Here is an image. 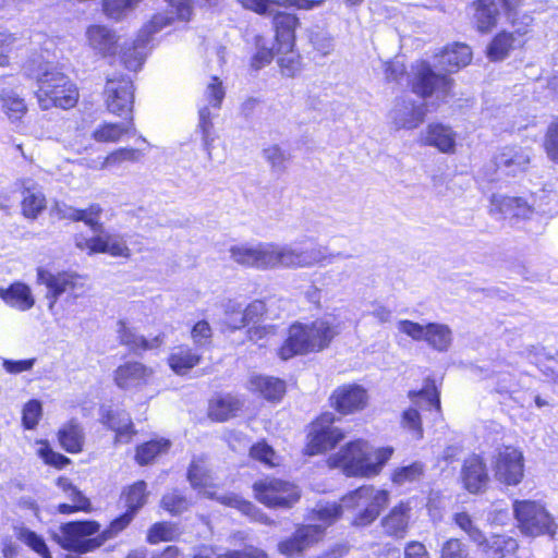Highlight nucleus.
<instances>
[{
    "mask_svg": "<svg viewBox=\"0 0 558 558\" xmlns=\"http://www.w3.org/2000/svg\"><path fill=\"white\" fill-rule=\"evenodd\" d=\"M409 512L410 508L403 502L395 506L381 520L385 533L396 537H403L409 524Z\"/></svg>",
    "mask_w": 558,
    "mask_h": 558,
    "instance_id": "obj_33",
    "label": "nucleus"
},
{
    "mask_svg": "<svg viewBox=\"0 0 558 558\" xmlns=\"http://www.w3.org/2000/svg\"><path fill=\"white\" fill-rule=\"evenodd\" d=\"M146 499L147 493L145 482L140 481L131 485L125 493V504L128 507L126 512H132L134 515L135 512L146 504Z\"/></svg>",
    "mask_w": 558,
    "mask_h": 558,
    "instance_id": "obj_48",
    "label": "nucleus"
},
{
    "mask_svg": "<svg viewBox=\"0 0 558 558\" xmlns=\"http://www.w3.org/2000/svg\"><path fill=\"white\" fill-rule=\"evenodd\" d=\"M161 507L171 514L177 515L189 509L190 501L180 492L172 490L163 495Z\"/></svg>",
    "mask_w": 558,
    "mask_h": 558,
    "instance_id": "obj_53",
    "label": "nucleus"
},
{
    "mask_svg": "<svg viewBox=\"0 0 558 558\" xmlns=\"http://www.w3.org/2000/svg\"><path fill=\"white\" fill-rule=\"evenodd\" d=\"M263 156L276 171H283L289 161V155L278 145H272L263 150Z\"/></svg>",
    "mask_w": 558,
    "mask_h": 558,
    "instance_id": "obj_58",
    "label": "nucleus"
},
{
    "mask_svg": "<svg viewBox=\"0 0 558 558\" xmlns=\"http://www.w3.org/2000/svg\"><path fill=\"white\" fill-rule=\"evenodd\" d=\"M142 153L135 148L123 147L109 154L100 165V169L120 167L123 162H136L141 159Z\"/></svg>",
    "mask_w": 558,
    "mask_h": 558,
    "instance_id": "obj_46",
    "label": "nucleus"
},
{
    "mask_svg": "<svg viewBox=\"0 0 558 558\" xmlns=\"http://www.w3.org/2000/svg\"><path fill=\"white\" fill-rule=\"evenodd\" d=\"M276 333L275 326L272 325H258L253 326L247 330V337L251 341L264 347L266 342Z\"/></svg>",
    "mask_w": 558,
    "mask_h": 558,
    "instance_id": "obj_63",
    "label": "nucleus"
},
{
    "mask_svg": "<svg viewBox=\"0 0 558 558\" xmlns=\"http://www.w3.org/2000/svg\"><path fill=\"white\" fill-rule=\"evenodd\" d=\"M267 313L266 304L264 301L255 300L243 308L241 319L246 320L247 325L257 324Z\"/></svg>",
    "mask_w": 558,
    "mask_h": 558,
    "instance_id": "obj_62",
    "label": "nucleus"
},
{
    "mask_svg": "<svg viewBox=\"0 0 558 558\" xmlns=\"http://www.w3.org/2000/svg\"><path fill=\"white\" fill-rule=\"evenodd\" d=\"M171 9L172 10L170 12L155 14L151 17V20L147 24L144 25V27L141 31V35H140V41L142 44H145L146 41H148L150 36L160 32L161 29H163L166 26L170 25L173 22V20H174L173 10H175V8L171 7Z\"/></svg>",
    "mask_w": 558,
    "mask_h": 558,
    "instance_id": "obj_45",
    "label": "nucleus"
},
{
    "mask_svg": "<svg viewBox=\"0 0 558 558\" xmlns=\"http://www.w3.org/2000/svg\"><path fill=\"white\" fill-rule=\"evenodd\" d=\"M101 213L102 208L99 204H92L86 209H77L68 205L58 207V214L61 218L83 221L93 232L101 231V222L99 221Z\"/></svg>",
    "mask_w": 558,
    "mask_h": 558,
    "instance_id": "obj_28",
    "label": "nucleus"
},
{
    "mask_svg": "<svg viewBox=\"0 0 558 558\" xmlns=\"http://www.w3.org/2000/svg\"><path fill=\"white\" fill-rule=\"evenodd\" d=\"M398 330L415 341H425L432 349L438 352H447L453 341L451 328L441 323H428L425 325L403 319L397 325Z\"/></svg>",
    "mask_w": 558,
    "mask_h": 558,
    "instance_id": "obj_10",
    "label": "nucleus"
},
{
    "mask_svg": "<svg viewBox=\"0 0 558 558\" xmlns=\"http://www.w3.org/2000/svg\"><path fill=\"white\" fill-rule=\"evenodd\" d=\"M19 539L31 547L43 558H51L45 539L37 533L28 529H21L19 533Z\"/></svg>",
    "mask_w": 558,
    "mask_h": 558,
    "instance_id": "obj_54",
    "label": "nucleus"
},
{
    "mask_svg": "<svg viewBox=\"0 0 558 558\" xmlns=\"http://www.w3.org/2000/svg\"><path fill=\"white\" fill-rule=\"evenodd\" d=\"M187 477L192 487L208 498H217L221 504L234 507L244 513H250L253 509L251 502L241 499L236 495L217 496L214 478L207 469L205 460L202 458L192 461Z\"/></svg>",
    "mask_w": 558,
    "mask_h": 558,
    "instance_id": "obj_11",
    "label": "nucleus"
},
{
    "mask_svg": "<svg viewBox=\"0 0 558 558\" xmlns=\"http://www.w3.org/2000/svg\"><path fill=\"white\" fill-rule=\"evenodd\" d=\"M59 441L64 450L71 453L82 451L84 434L82 427L74 421H70L59 430Z\"/></svg>",
    "mask_w": 558,
    "mask_h": 558,
    "instance_id": "obj_39",
    "label": "nucleus"
},
{
    "mask_svg": "<svg viewBox=\"0 0 558 558\" xmlns=\"http://www.w3.org/2000/svg\"><path fill=\"white\" fill-rule=\"evenodd\" d=\"M240 408L241 402L239 399L232 396H225L210 401L208 415L215 421L223 422L233 417Z\"/></svg>",
    "mask_w": 558,
    "mask_h": 558,
    "instance_id": "obj_38",
    "label": "nucleus"
},
{
    "mask_svg": "<svg viewBox=\"0 0 558 558\" xmlns=\"http://www.w3.org/2000/svg\"><path fill=\"white\" fill-rule=\"evenodd\" d=\"M333 414L325 413L312 424L308 434L307 453L311 456L333 448L344 438L343 433L332 426Z\"/></svg>",
    "mask_w": 558,
    "mask_h": 558,
    "instance_id": "obj_14",
    "label": "nucleus"
},
{
    "mask_svg": "<svg viewBox=\"0 0 558 558\" xmlns=\"http://www.w3.org/2000/svg\"><path fill=\"white\" fill-rule=\"evenodd\" d=\"M401 425L412 434L414 439L423 437L422 421L416 409L410 408L403 412Z\"/></svg>",
    "mask_w": 558,
    "mask_h": 558,
    "instance_id": "obj_56",
    "label": "nucleus"
},
{
    "mask_svg": "<svg viewBox=\"0 0 558 558\" xmlns=\"http://www.w3.org/2000/svg\"><path fill=\"white\" fill-rule=\"evenodd\" d=\"M326 525L307 524L300 526L292 537L282 541L278 549L282 555L294 557L302 554L306 548L319 542L325 533Z\"/></svg>",
    "mask_w": 558,
    "mask_h": 558,
    "instance_id": "obj_17",
    "label": "nucleus"
},
{
    "mask_svg": "<svg viewBox=\"0 0 558 558\" xmlns=\"http://www.w3.org/2000/svg\"><path fill=\"white\" fill-rule=\"evenodd\" d=\"M0 100L5 113L11 120H19L25 114V101L14 90L2 89L0 92Z\"/></svg>",
    "mask_w": 558,
    "mask_h": 558,
    "instance_id": "obj_42",
    "label": "nucleus"
},
{
    "mask_svg": "<svg viewBox=\"0 0 558 558\" xmlns=\"http://www.w3.org/2000/svg\"><path fill=\"white\" fill-rule=\"evenodd\" d=\"M134 515L132 512H125L119 518L114 519L110 525L98 535L99 547L107 541L117 537L123 530H125L132 522Z\"/></svg>",
    "mask_w": 558,
    "mask_h": 558,
    "instance_id": "obj_52",
    "label": "nucleus"
},
{
    "mask_svg": "<svg viewBox=\"0 0 558 558\" xmlns=\"http://www.w3.org/2000/svg\"><path fill=\"white\" fill-rule=\"evenodd\" d=\"M424 473V465L421 462H414L410 465L397 468L391 480L397 485H404L418 481Z\"/></svg>",
    "mask_w": 558,
    "mask_h": 558,
    "instance_id": "obj_49",
    "label": "nucleus"
},
{
    "mask_svg": "<svg viewBox=\"0 0 558 558\" xmlns=\"http://www.w3.org/2000/svg\"><path fill=\"white\" fill-rule=\"evenodd\" d=\"M143 45L144 44H142L138 39L133 49L123 52L122 61L126 69L131 71H137L141 69L144 62V53L138 50V47Z\"/></svg>",
    "mask_w": 558,
    "mask_h": 558,
    "instance_id": "obj_64",
    "label": "nucleus"
},
{
    "mask_svg": "<svg viewBox=\"0 0 558 558\" xmlns=\"http://www.w3.org/2000/svg\"><path fill=\"white\" fill-rule=\"evenodd\" d=\"M41 412V403L38 400L28 401L23 409V425L25 428H34L38 424Z\"/></svg>",
    "mask_w": 558,
    "mask_h": 558,
    "instance_id": "obj_61",
    "label": "nucleus"
},
{
    "mask_svg": "<svg viewBox=\"0 0 558 558\" xmlns=\"http://www.w3.org/2000/svg\"><path fill=\"white\" fill-rule=\"evenodd\" d=\"M0 296L8 305L20 311H27L35 304L29 287L21 282H15L8 289H1Z\"/></svg>",
    "mask_w": 558,
    "mask_h": 558,
    "instance_id": "obj_34",
    "label": "nucleus"
},
{
    "mask_svg": "<svg viewBox=\"0 0 558 558\" xmlns=\"http://www.w3.org/2000/svg\"><path fill=\"white\" fill-rule=\"evenodd\" d=\"M514 38L510 33H499L494 37L487 47V57L492 61H500L505 59L513 48Z\"/></svg>",
    "mask_w": 558,
    "mask_h": 558,
    "instance_id": "obj_43",
    "label": "nucleus"
},
{
    "mask_svg": "<svg viewBox=\"0 0 558 558\" xmlns=\"http://www.w3.org/2000/svg\"><path fill=\"white\" fill-rule=\"evenodd\" d=\"M84 36L86 47L99 58L116 56L121 47V37L107 25L92 24L86 27Z\"/></svg>",
    "mask_w": 558,
    "mask_h": 558,
    "instance_id": "obj_16",
    "label": "nucleus"
},
{
    "mask_svg": "<svg viewBox=\"0 0 558 558\" xmlns=\"http://www.w3.org/2000/svg\"><path fill=\"white\" fill-rule=\"evenodd\" d=\"M133 129V118L130 117L128 122L100 124L93 132V137L101 143L118 142L123 134L131 132Z\"/></svg>",
    "mask_w": 558,
    "mask_h": 558,
    "instance_id": "obj_40",
    "label": "nucleus"
},
{
    "mask_svg": "<svg viewBox=\"0 0 558 558\" xmlns=\"http://www.w3.org/2000/svg\"><path fill=\"white\" fill-rule=\"evenodd\" d=\"M513 512L521 532L529 536L556 533V524L545 508L531 500H517L513 504Z\"/></svg>",
    "mask_w": 558,
    "mask_h": 558,
    "instance_id": "obj_7",
    "label": "nucleus"
},
{
    "mask_svg": "<svg viewBox=\"0 0 558 558\" xmlns=\"http://www.w3.org/2000/svg\"><path fill=\"white\" fill-rule=\"evenodd\" d=\"M104 99L106 108L110 113L119 117L131 114L134 104L132 81L124 75L107 77Z\"/></svg>",
    "mask_w": 558,
    "mask_h": 558,
    "instance_id": "obj_13",
    "label": "nucleus"
},
{
    "mask_svg": "<svg viewBox=\"0 0 558 558\" xmlns=\"http://www.w3.org/2000/svg\"><path fill=\"white\" fill-rule=\"evenodd\" d=\"M250 454L253 459L258 460L269 466H275L279 463L278 456L276 454L275 450L265 441H260L252 446Z\"/></svg>",
    "mask_w": 558,
    "mask_h": 558,
    "instance_id": "obj_57",
    "label": "nucleus"
},
{
    "mask_svg": "<svg viewBox=\"0 0 558 558\" xmlns=\"http://www.w3.org/2000/svg\"><path fill=\"white\" fill-rule=\"evenodd\" d=\"M142 0H102L105 14L114 21L122 20L133 11Z\"/></svg>",
    "mask_w": 558,
    "mask_h": 558,
    "instance_id": "obj_44",
    "label": "nucleus"
},
{
    "mask_svg": "<svg viewBox=\"0 0 558 558\" xmlns=\"http://www.w3.org/2000/svg\"><path fill=\"white\" fill-rule=\"evenodd\" d=\"M544 149L548 159L558 163V117L547 128L544 137Z\"/></svg>",
    "mask_w": 558,
    "mask_h": 558,
    "instance_id": "obj_55",
    "label": "nucleus"
},
{
    "mask_svg": "<svg viewBox=\"0 0 558 558\" xmlns=\"http://www.w3.org/2000/svg\"><path fill=\"white\" fill-rule=\"evenodd\" d=\"M441 558H469L465 545L458 538L446 541L440 549Z\"/></svg>",
    "mask_w": 558,
    "mask_h": 558,
    "instance_id": "obj_60",
    "label": "nucleus"
},
{
    "mask_svg": "<svg viewBox=\"0 0 558 558\" xmlns=\"http://www.w3.org/2000/svg\"><path fill=\"white\" fill-rule=\"evenodd\" d=\"M490 213L500 214L504 218L511 220L531 219L535 210L532 205L521 197L506 195H493L490 199Z\"/></svg>",
    "mask_w": 558,
    "mask_h": 558,
    "instance_id": "obj_22",
    "label": "nucleus"
},
{
    "mask_svg": "<svg viewBox=\"0 0 558 558\" xmlns=\"http://www.w3.org/2000/svg\"><path fill=\"white\" fill-rule=\"evenodd\" d=\"M198 129L202 132L203 146L210 158L215 137L213 135V122L208 107H202L198 110Z\"/></svg>",
    "mask_w": 558,
    "mask_h": 558,
    "instance_id": "obj_50",
    "label": "nucleus"
},
{
    "mask_svg": "<svg viewBox=\"0 0 558 558\" xmlns=\"http://www.w3.org/2000/svg\"><path fill=\"white\" fill-rule=\"evenodd\" d=\"M451 83L448 76L435 74L427 64L422 63L416 72L413 92L422 97L433 94H436L438 98L446 97Z\"/></svg>",
    "mask_w": 558,
    "mask_h": 558,
    "instance_id": "obj_19",
    "label": "nucleus"
},
{
    "mask_svg": "<svg viewBox=\"0 0 558 558\" xmlns=\"http://www.w3.org/2000/svg\"><path fill=\"white\" fill-rule=\"evenodd\" d=\"M299 23L295 15L278 12L274 15V27L279 50L289 52L294 46V31Z\"/></svg>",
    "mask_w": 558,
    "mask_h": 558,
    "instance_id": "obj_27",
    "label": "nucleus"
},
{
    "mask_svg": "<svg viewBox=\"0 0 558 558\" xmlns=\"http://www.w3.org/2000/svg\"><path fill=\"white\" fill-rule=\"evenodd\" d=\"M494 477L506 486H517L524 477L523 452L512 446L496 449L490 460Z\"/></svg>",
    "mask_w": 558,
    "mask_h": 558,
    "instance_id": "obj_9",
    "label": "nucleus"
},
{
    "mask_svg": "<svg viewBox=\"0 0 558 558\" xmlns=\"http://www.w3.org/2000/svg\"><path fill=\"white\" fill-rule=\"evenodd\" d=\"M169 445V441L165 439L145 442L137 448L136 461L140 464H147L151 462L158 454L167 451Z\"/></svg>",
    "mask_w": 558,
    "mask_h": 558,
    "instance_id": "obj_47",
    "label": "nucleus"
},
{
    "mask_svg": "<svg viewBox=\"0 0 558 558\" xmlns=\"http://www.w3.org/2000/svg\"><path fill=\"white\" fill-rule=\"evenodd\" d=\"M460 477L463 487L471 494L482 493L489 482L486 464L476 454H472L463 461Z\"/></svg>",
    "mask_w": 558,
    "mask_h": 558,
    "instance_id": "obj_21",
    "label": "nucleus"
},
{
    "mask_svg": "<svg viewBox=\"0 0 558 558\" xmlns=\"http://www.w3.org/2000/svg\"><path fill=\"white\" fill-rule=\"evenodd\" d=\"M473 5L477 29L482 33L490 31L496 25L499 14L497 3L494 0H478Z\"/></svg>",
    "mask_w": 558,
    "mask_h": 558,
    "instance_id": "obj_36",
    "label": "nucleus"
},
{
    "mask_svg": "<svg viewBox=\"0 0 558 558\" xmlns=\"http://www.w3.org/2000/svg\"><path fill=\"white\" fill-rule=\"evenodd\" d=\"M257 500L269 508H291L301 498L300 488L288 481L267 477L253 486Z\"/></svg>",
    "mask_w": 558,
    "mask_h": 558,
    "instance_id": "obj_8",
    "label": "nucleus"
},
{
    "mask_svg": "<svg viewBox=\"0 0 558 558\" xmlns=\"http://www.w3.org/2000/svg\"><path fill=\"white\" fill-rule=\"evenodd\" d=\"M97 235L92 238L75 236V246L88 254L106 253L114 257H129L130 248L126 241L119 234H110L104 231L96 232Z\"/></svg>",
    "mask_w": 558,
    "mask_h": 558,
    "instance_id": "obj_15",
    "label": "nucleus"
},
{
    "mask_svg": "<svg viewBox=\"0 0 558 558\" xmlns=\"http://www.w3.org/2000/svg\"><path fill=\"white\" fill-rule=\"evenodd\" d=\"M422 145L432 146L442 154H453L457 146V133L442 123H430L421 133Z\"/></svg>",
    "mask_w": 558,
    "mask_h": 558,
    "instance_id": "obj_23",
    "label": "nucleus"
},
{
    "mask_svg": "<svg viewBox=\"0 0 558 558\" xmlns=\"http://www.w3.org/2000/svg\"><path fill=\"white\" fill-rule=\"evenodd\" d=\"M22 193V214L25 218L35 219L46 208V197L39 185L32 179H21L16 183Z\"/></svg>",
    "mask_w": 558,
    "mask_h": 558,
    "instance_id": "obj_25",
    "label": "nucleus"
},
{
    "mask_svg": "<svg viewBox=\"0 0 558 558\" xmlns=\"http://www.w3.org/2000/svg\"><path fill=\"white\" fill-rule=\"evenodd\" d=\"M454 523L466 533L472 542L478 546H483L485 543V536L482 531L473 522L472 518L466 512L456 513L453 517Z\"/></svg>",
    "mask_w": 558,
    "mask_h": 558,
    "instance_id": "obj_51",
    "label": "nucleus"
},
{
    "mask_svg": "<svg viewBox=\"0 0 558 558\" xmlns=\"http://www.w3.org/2000/svg\"><path fill=\"white\" fill-rule=\"evenodd\" d=\"M426 109L423 104L415 105L411 100L398 101L390 112V118L396 130L417 128L425 118Z\"/></svg>",
    "mask_w": 558,
    "mask_h": 558,
    "instance_id": "obj_24",
    "label": "nucleus"
},
{
    "mask_svg": "<svg viewBox=\"0 0 558 558\" xmlns=\"http://www.w3.org/2000/svg\"><path fill=\"white\" fill-rule=\"evenodd\" d=\"M105 423L116 432V441L128 444L131 441L135 430L129 413L124 410L111 409L105 415Z\"/></svg>",
    "mask_w": 558,
    "mask_h": 558,
    "instance_id": "obj_32",
    "label": "nucleus"
},
{
    "mask_svg": "<svg viewBox=\"0 0 558 558\" xmlns=\"http://www.w3.org/2000/svg\"><path fill=\"white\" fill-rule=\"evenodd\" d=\"M28 75L37 82L36 97L41 109H70L76 105V85L56 65L49 62L39 63L36 69H28Z\"/></svg>",
    "mask_w": 558,
    "mask_h": 558,
    "instance_id": "obj_5",
    "label": "nucleus"
},
{
    "mask_svg": "<svg viewBox=\"0 0 558 558\" xmlns=\"http://www.w3.org/2000/svg\"><path fill=\"white\" fill-rule=\"evenodd\" d=\"M37 282L47 289L46 298L50 300L49 310L53 308L60 298L72 304L77 299L84 298L89 290L85 278L69 271L52 272L38 268Z\"/></svg>",
    "mask_w": 558,
    "mask_h": 558,
    "instance_id": "obj_6",
    "label": "nucleus"
},
{
    "mask_svg": "<svg viewBox=\"0 0 558 558\" xmlns=\"http://www.w3.org/2000/svg\"><path fill=\"white\" fill-rule=\"evenodd\" d=\"M100 524L96 521L69 522L60 526L59 544L78 553L93 551L99 547L98 535Z\"/></svg>",
    "mask_w": 558,
    "mask_h": 558,
    "instance_id": "obj_12",
    "label": "nucleus"
},
{
    "mask_svg": "<svg viewBox=\"0 0 558 558\" xmlns=\"http://www.w3.org/2000/svg\"><path fill=\"white\" fill-rule=\"evenodd\" d=\"M472 60V51L464 44L454 43L447 46L439 56L438 63L447 72H456Z\"/></svg>",
    "mask_w": 558,
    "mask_h": 558,
    "instance_id": "obj_29",
    "label": "nucleus"
},
{
    "mask_svg": "<svg viewBox=\"0 0 558 558\" xmlns=\"http://www.w3.org/2000/svg\"><path fill=\"white\" fill-rule=\"evenodd\" d=\"M199 361L201 355L185 345L175 348L168 359L169 366L178 375L186 374Z\"/></svg>",
    "mask_w": 558,
    "mask_h": 558,
    "instance_id": "obj_37",
    "label": "nucleus"
},
{
    "mask_svg": "<svg viewBox=\"0 0 558 558\" xmlns=\"http://www.w3.org/2000/svg\"><path fill=\"white\" fill-rule=\"evenodd\" d=\"M339 332L340 323L331 315L316 319L311 325L294 324L289 329L279 355L282 360H289L298 354L322 351Z\"/></svg>",
    "mask_w": 558,
    "mask_h": 558,
    "instance_id": "obj_4",
    "label": "nucleus"
},
{
    "mask_svg": "<svg viewBox=\"0 0 558 558\" xmlns=\"http://www.w3.org/2000/svg\"><path fill=\"white\" fill-rule=\"evenodd\" d=\"M498 171L515 177L524 172L531 162V150L522 146H505L494 157Z\"/></svg>",
    "mask_w": 558,
    "mask_h": 558,
    "instance_id": "obj_18",
    "label": "nucleus"
},
{
    "mask_svg": "<svg viewBox=\"0 0 558 558\" xmlns=\"http://www.w3.org/2000/svg\"><path fill=\"white\" fill-rule=\"evenodd\" d=\"M231 258L243 266L262 270L303 269L331 264L340 253H331L320 244L258 242L234 245L230 248Z\"/></svg>",
    "mask_w": 558,
    "mask_h": 558,
    "instance_id": "obj_1",
    "label": "nucleus"
},
{
    "mask_svg": "<svg viewBox=\"0 0 558 558\" xmlns=\"http://www.w3.org/2000/svg\"><path fill=\"white\" fill-rule=\"evenodd\" d=\"M482 550L489 558H506L512 555L518 549L519 545L517 539L506 535H493L489 538L485 537V543L480 546Z\"/></svg>",
    "mask_w": 558,
    "mask_h": 558,
    "instance_id": "obj_35",
    "label": "nucleus"
},
{
    "mask_svg": "<svg viewBox=\"0 0 558 558\" xmlns=\"http://www.w3.org/2000/svg\"><path fill=\"white\" fill-rule=\"evenodd\" d=\"M205 97L213 108H220L225 98V89L222 87V82L217 76H213L211 82L207 85Z\"/></svg>",
    "mask_w": 558,
    "mask_h": 558,
    "instance_id": "obj_59",
    "label": "nucleus"
},
{
    "mask_svg": "<svg viewBox=\"0 0 558 558\" xmlns=\"http://www.w3.org/2000/svg\"><path fill=\"white\" fill-rule=\"evenodd\" d=\"M392 454V447L374 449L366 440L357 439L341 447L327 462L330 468L340 469L347 476L369 478L381 472Z\"/></svg>",
    "mask_w": 558,
    "mask_h": 558,
    "instance_id": "obj_3",
    "label": "nucleus"
},
{
    "mask_svg": "<svg viewBox=\"0 0 558 558\" xmlns=\"http://www.w3.org/2000/svg\"><path fill=\"white\" fill-rule=\"evenodd\" d=\"M117 333L120 343L133 352L156 349L162 343V339L159 336L151 340L145 339L123 320L118 323Z\"/></svg>",
    "mask_w": 558,
    "mask_h": 558,
    "instance_id": "obj_30",
    "label": "nucleus"
},
{
    "mask_svg": "<svg viewBox=\"0 0 558 558\" xmlns=\"http://www.w3.org/2000/svg\"><path fill=\"white\" fill-rule=\"evenodd\" d=\"M247 387L253 392H259L265 399L277 401L286 393V383L279 378L255 375L248 380Z\"/></svg>",
    "mask_w": 558,
    "mask_h": 558,
    "instance_id": "obj_31",
    "label": "nucleus"
},
{
    "mask_svg": "<svg viewBox=\"0 0 558 558\" xmlns=\"http://www.w3.org/2000/svg\"><path fill=\"white\" fill-rule=\"evenodd\" d=\"M389 492L373 485H362L341 498L340 505L319 504L314 519L326 525L333 523L342 512L350 514L353 525L366 526L373 523L389 502Z\"/></svg>",
    "mask_w": 558,
    "mask_h": 558,
    "instance_id": "obj_2",
    "label": "nucleus"
},
{
    "mask_svg": "<svg viewBox=\"0 0 558 558\" xmlns=\"http://www.w3.org/2000/svg\"><path fill=\"white\" fill-rule=\"evenodd\" d=\"M151 375L144 364L128 362L114 371V381L122 389L137 388L145 385Z\"/></svg>",
    "mask_w": 558,
    "mask_h": 558,
    "instance_id": "obj_26",
    "label": "nucleus"
},
{
    "mask_svg": "<svg viewBox=\"0 0 558 558\" xmlns=\"http://www.w3.org/2000/svg\"><path fill=\"white\" fill-rule=\"evenodd\" d=\"M179 536L180 531L177 524L163 521L157 522L148 529L146 541L155 545L160 542H172Z\"/></svg>",
    "mask_w": 558,
    "mask_h": 558,
    "instance_id": "obj_41",
    "label": "nucleus"
},
{
    "mask_svg": "<svg viewBox=\"0 0 558 558\" xmlns=\"http://www.w3.org/2000/svg\"><path fill=\"white\" fill-rule=\"evenodd\" d=\"M367 392L359 385H343L331 395L332 405L341 414H351L363 410L367 404Z\"/></svg>",
    "mask_w": 558,
    "mask_h": 558,
    "instance_id": "obj_20",
    "label": "nucleus"
}]
</instances>
